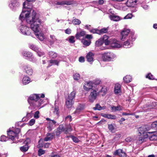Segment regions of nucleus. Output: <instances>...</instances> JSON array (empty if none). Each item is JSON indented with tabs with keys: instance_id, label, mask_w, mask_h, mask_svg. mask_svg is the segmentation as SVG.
<instances>
[{
	"instance_id": "obj_10",
	"label": "nucleus",
	"mask_w": 157,
	"mask_h": 157,
	"mask_svg": "<svg viewBox=\"0 0 157 157\" xmlns=\"http://www.w3.org/2000/svg\"><path fill=\"white\" fill-rule=\"evenodd\" d=\"M7 133L9 138L12 140H14L15 138L17 139H18V136H16V133H15L14 132L11 130L10 128L9 130L7 131Z\"/></svg>"
},
{
	"instance_id": "obj_6",
	"label": "nucleus",
	"mask_w": 157,
	"mask_h": 157,
	"mask_svg": "<svg viewBox=\"0 0 157 157\" xmlns=\"http://www.w3.org/2000/svg\"><path fill=\"white\" fill-rule=\"evenodd\" d=\"M43 103V100L40 98L36 101H34L33 102H31L29 104L30 106L33 107L32 108V109H36V108H39L40 109L42 107H40L41 105ZM43 106H42V107Z\"/></svg>"
},
{
	"instance_id": "obj_56",
	"label": "nucleus",
	"mask_w": 157,
	"mask_h": 157,
	"mask_svg": "<svg viewBox=\"0 0 157 157\" xmlns=\"http://www.w3.org/2000/svg\"><path fill=\"white\" fill-rule=\"evenodd\" d=\"M132 15L131 13H128L124 17V19H131L132 18Z\"/></svg>"
},
{
	"instance_id": "obj_61",
	"label": "nucleus",
	"mask_w": 157,
	"mask_h": 157,
	"mask_svg": "<svg viewBox=\"0 0 157 157\" xmlns=\"http://www.w3.org/2000/svg\"><path fill=\"white\" fill-rule=\"evenodd\" d=\"M122 4H118L115 5L114 7L115 8L119 9L121 10V7Z\"/></svg>"
},
{
	"instance_id": "obj_62",
	"label": "nucleus",
	"mask_w": 157,
	"mask_h": 157,
	"mask_svg": "<svg viewBox=\"0 0 157 157\" xmlns=\"http://www.w3.org/2000/svg\"><path fill=\"white\" fill-rule=\"evenodd\" d=\"M65 32L67 34H70L71 33V29L68 28L65 30Z\"/></svg>"
},
{
	"instance_id": "obj_64",
	"label": "nucleus",
	"mask_w": 157,
	"mask_h": 157,
	"mask_svg": "<svg viewBox=\"0 0 157 157\" xmlns=\"http://www.w3.org/2000/svg\"><path fill=\"white\" fill-rule=\"evenodd\" d=\"M31 58H30L28 59L30 61H31L33 62H35L36 61V59L34 57H32Z\"/></svg>"
},
{
	"instance_id": "obj_32",
	"label": "nucleus",
	"mask_w": 157,
	"mask_h": 157,
	"mask_svg": "<svg viewBox=\"0 0 157 157\" xmlns=\"http://www.w3.org/2000/svg\"><path fill=\"white\" fill-rule=\"evenodd\" d=\"M106 108V106H101L98 104H97L95 107L93 108V109L94 110H103L105 109Z\"/></svg>"
},
{
	"instance_id": "obj_44",
	"label": "nucleus",
	"mask_w": 157,
	"mask_h": 157,
	"mask_svg": "<svg viewBox=\"0 0 157 157\" xmlns=\"http://www.w3.org/2000/svg\"><path fill=\"white\" fill-rule=\"evenodd\" d=\"M75 37L73 36H71L68 37V41L70 43L73 44L74 43L75 40Z\"/></svg>"
},
{
	"instance_id": "obj_35",
	"label": "nucleus",
	"mask_w": 157,
	"mask_h": 157,
	"mask_svg": "<svg viewBox=\"0 0 157 157\" xmlns=\"http://www.w3.org/2000/svg\"><path fill=\"white\" fill-rule=\"evenodd\" d=\"M22 82L24 85H26L29 83L30 82V79L28 77L25 76L23 78Z\"/></svg>"
},
{
	"instance_id": "obj_27",
	"label": "nucleus",
	"mask_w": 157,
	"mask_h": 157,
	"mask_svg": "<svg viewBox=\"0 0 157 157\" xmlns=\"http://www.w3.org/2000/svg\"><path fill=\"white\" fill-rule=\"evenodd\" d=\"M136 1L134 0H128L126 3V5L128 7L133 6L135 3H136Z\"/></svg>"
},
{
	"instance_id": "obj_9",
	"label": "nucleus",
	"mask_w": 157,
	"mask_h": 157,
	"mask_svg": "<svg viewBox=\"0 0 157 157\" xmlns=\"http://www.w3.org/2000/svg\"><path fill=\"white\" fill-rule=\"evenodd\" d=\"M135 40V38L133 36H130L129 39L124 43L123 47L126 48L130 47L132 45V42Z\"/></svg>"
},
{
	"instance_id": "obj_36",
	"label": "nucleus",
	"mask_w": 157,
	"mask_h": 157,
	"mask_svg": "<svg viewBox=\"0 0 157 157\" xmlns=\"http://www.w3.org/2000/svg\"><path fill=\"white\" fill-rule=\"evenodd\" d=\"M58 101H55V107L54 108V110L53 111L54 113L57 115H58L59 114V107L56 104L58 103Z\"/></svg>"
},
{
	"instance_id": "obj_54",
	"label": "nucleus",
	"mask_w": 157,
	"mask_h": 157,
	"mask_svg": "<svg viewBox=\"0 0 157 157\" xmlns=\"http://www.w3.org/2000/svg\"><path fill=\"white\" fill-rule=\"evenodd\" d=\"M7 140V138L5 136L3 135L1 136L0 141H6Z\"/></svg>"
},
{
	"instance_id": "obj_46",
	"label": "nucleus",
	"mask_w": 157,
	"mask_h": 157,
	"mask_svg": "<svg viewBox=\"0 0 157 157\" xmlns=\"http://www.w3.org/2000/svg\"><path fill=\"white\" fill-rule=\"evenodd\" d=\"M90 32L92 33H97L99 34V30L96 29H93L91 28V29L90 30Z\"/></svg>"
},
{
	"instance_id": "obj_55",
	"label": "nucleus",
	"mask_w": 157,
	"mask_h": 157,
	"mask_svg": "<svg viewBox=\"0 0 157 157\" xmlns=\"http://www.w3.org/2000/svg\"><path fill=\"white\" fill-rule=\"evenodd\" d=\"M38 152V155L39 156H40L45 153L44 151L41 149H40L39 150Z\"/></svg>"
},
{
	"instance_id": "obj_43",
	"label": "nucleus",
	"mask_w": 157,
	"mask_h": 157,
	"mask_svg": "<svg viewBox=\"0 0 157 157\" xmlns=\"http://www.w3.org/2000/svg\"><path fill=\"white\" fill-rule=\"evenodd\" d=\"M50 42L51 44H53L54 43L56 40L55 36L54 35H51L50 36Z\"/></svg>"
},
{
	"instance_id": "obj_47",
	"label": "nucleus",
	"mask_w": 157,
	"mask_h": 157,
	"mask_svg": "<svg viewBox=\"0 0 157 157\" xmlns=\"http://www.w3.org/2000/svg\"><path fill=\"white\" fill-rule=\"evenodd\" d=\"M74 142L75 143H78L80 141V140L76 137L71 136H70Z\"/></svg>"
},
{
	"instance_id": "obj_3",
	"label": "nucleus",
	"mask_w": 157,
	"mask_h": 157,
	"mask_svg": "<svg viewBox=\"0 0 157 157\" xmlns=\"http://www.w3.org/2000/svg\"><path fill=\"white\" fill-rule=\"evenodd\" d=\"M103 89L100 85H97L95 89H92L88 96L89 101L93 102L96 99L97 97L99 95L100 93L102 91Z\"/></svg>"
},
{
	"instance_id": "obj_19",
	"label": "nucleus",
	"mask_w": 157,
	"mask_h": 157,
	"mask_svg": "<svg viewBox=\"0 0 157 157\" xmlns=\"http://www.w3.org/2000/svg\"><path fill=\"white\" fill-rule=\"evenodd\" d=\"M74 103V101L73 100H70L69 99H66L65 105L67 108H71Z\"/></svg>"
},
{
	"instance_id": "obj_16",
	"label": "nucleus",
	"mask_w": 157,
	"mask_h": 157,
	"mask_svg": "<svg viewBox=\"0 0 157 157\" xmlns=\"http://www.w3.org/2000/svg\"><path fill=\"white\" fill-rule=\"evenodd\" d=\"M29 141L30 140L29 138L27 139L26 140L25 142V144H26L20 148V149L21 151L22 152H26L29 149L28 144Z\"/></svg>"
},
{
	"instance_id": "obj_33",
	"label": "nucleus",
	"mask_w": 157,
	"mask_h": 157,
	"mask_svg": "<svg viewBox=\"0 0 157 157\" xmlns=\"http://www.w3.org/2000/svg\"><path fill=\"white\" fill-rule=\"evenodd\" d=\"M71 4V2L69 1H61L60 2H57L56 4L57 5H70Z\"/></svg>"
},
{
	"instance_id": "obj_57",
	"label": "nucleus",
	"mask_w": 157,
	"mask_h": 157,
	"mask_svg": "<svg viewBox=\"0 0 157 157\" xmlns=\"http://www.w3.org/2000/svg\"><path fill=\"white\" fill-rule=\"evenodd\" d=\"M35 121L34 119H31L29 122V125L30 126L33 125L35 123Z\"/></svg>"
},
{
	"instance_id": "obj_40",
	"label": "nucleus",
	"mask_w": 157,
	"mask_h": 157,
	"mask_svg": "<svg viewBox=\"0 0 157 157\" xmlns=\"http://www.w3.org/2000/svg\"><path fill=\"white\" fill-rule=\"evenodd\" d=\"M48 54L50 57L54 58L56 57L57 54L56 52L52 51H50L48 52Z\"/></svg>"
},
{
	"instance_id": "obj_50",
	"label": "nucleus",
	"mask_w": 157,
	"mask_h": 157,
	"mask_svg": "<svg viewBox=\"0 0 157 157\" xmlns=\"http://www.w3.org/2000/svg\"><path fill=\"white\" fill-rule=\"evenodd\" d=\"M74 78L75 80H77L80 78V75L78 73H76L74 75Z\"/></svg>"
},
{
	"instance_id": "obj_26",
	"label": "nucleus",
	"mask_w": 157,
	"mask_h": 157,
	"mask_svg": "<svg viewBox=\"0 0 157 157\" xmlns=\"http://www.w3.org/2000/svg\"><path fill=\"white\" fill-rule=\"evenodd\" d=\"M102 116L105 117L112 119H115L116 118V116L114 115H112L111 114H102Z\"/></svg>"
},
{
	"instance_id": "obj_17",
	"label": "nucleus",
	"mask_w": 157,
	"mask_h": 157,
	"mask_svg": "<svg viewBox=\"0 0 157 157\" xmlns=\"http://www.w3.org/2000/svg\"><path fill=\"white\" fill-rule=\"evenodd\" d=\"M63 132H64V133H67V132L64 129V127L63 125H60L57 129V131L56 133V136H59Z\"/></svg>"
},
{
	"instance_id": "obj_5",
	"label": "nucleus",
	"mask_w": 157,
	"mask_h": 157,
	"mask_svg": "<svg viewBox=\"0 0 157 157\" xmlns=\"http://www.w3.org/2000/svg\"><path fill=\"white\" fill-rule=\"evenodd\" d=\"M116 57V56L112 52H106L103 54L102 58L105 61H112Z\"/></svg>"
},
{
	"instance_id": "obj_52",
	"label": "nucleus",
	"mask_w": 157,
	"mask_h": 157,
	"mask_svg": "<svg viewBox=\"0 0 157 157\" xmlns=\"http://www.w3.org/2000/svg\"><path fill=\"white\" fill-rule=\"evenodd\" d=\"M147 78H148L150 80H154L155 79L151 73L148 74L146 76Z\"/></svg>"
},
{
	"instance_id": "obj_1",
	"label": "nucleus",
	"mask_w": 157,
	"mask_h": 157,
	"mask_svg": "<svg viewBox=\"0 0 157 157\" xmlns=\"http://www.w3.org/2000/svg\"><path fill=\"white\" fill-rule=\"evenodd\" d=\"M35 0H26L23 4L22 11L20 16V19L24 20L26 19V21L30 24V28L34 32L37 38L40 41L44 39V34L42 32L39 31L40 25L41 20L39 18L37 15L34 11L32 14L30 15L31 10L32 6L29 2H33Z\"/></svg>"
},
{
	"instance_id": "obj_18",
	"label": "nucleus",
	"mask_w": 157,
	"mask_h": 157,
	"mask_svg": "<svg viewBox=\"0 0 157 157\" xmlns=\"http://www.w3.org/2000/svg\"><path fill=\"white\" fill-rule=\"evenodd\" d=\"M24 70L25 72L29 75H32L33 71L32 68L29 65H26L24 67Z\"/></svg>"
},
{
	"instance_id": "obj_21",
	"label": "nucleus",
	"mask_w": 157,
	"mask_h": 157,
	"mask_svg": "<svg viewBox=\"0 0 157 157\" xmlns=\"http://www.w3.org/2000/svg\"><path fill=\"white\" fill-rule=\"evenodd\" d=\"M22 54L23 56L27 59L33 56L32 53L30 52L25 51H23L22 53Z\"/></svg>"
},
{
	"instance_id": "obj_8",
	"label": "nucleus",
	"mask_w": 157,
	"mask_h": 157,
	"mask_svg": "<svg viewBox=\"0 0 157 157\" xmlns=\"http://www.w3.org/2000/svg\"><path fill=\"white\" fill-rule=\"evenodd\" d=\"M20 5V3L18 0H11L9 4V6L11 9L14 10L18 7Z\"/></svg>"
},
{
	"instance_id": "obj_42",
	"label": "nucleus",
	"mask_w": 157,
	"mask_h": 157,
	"mask_svg": "<svg viewBox=\"0 0 157 157\" xmlns=\"http://www.w3.org/2000/svg\"><path fill=\"white\" fill-rule=\"evenodd\" d=\"M72 23L75 25H79L81 23V22L79 19H75L72 21Z\"/></svg>"
},
{
	"instance_id": "obj_60",
	"label": "nucleus",
	"mask_w": 157,
	"mask_h": 157,
	"mask_svg": "<svg viewBox=\"0 0 157 157\" xmlns=\"http://www.w3.org/2000/svg\"><path fill=\"white\" fill-rule=\"evenodd\" d=\"M14 132L15 133H16V136H18V134L20 132V130L18 128H17L15 129Z\"/></svg>"
},
{
	"instance_id": "obj_39",
	"label": "nucleus",
	"mask_w": 157,
	"mask_h": 157,
	"mask_svg": "<svg viewBox=\"0 0 157 157\" xmlns=\"http://www.w3.org/2000/svg\"><path fill=\"white\" fill-rule=\"evenodd\" d=\"M82 42L84 45L86 46H89L91 43V41L90 40H87L83 39L82 40Z\"/></svg>"
},
{
	"instance_id": "obj_48",
	"label": "nucleus",
	"mask_w": 157,
	"mask_h": 157,
	"mask_svg": "<svg viewBox=\"0 0 157 157\" xmlns=\"http://www.w3.org/2000/svg\"><path fill=\"white\" fill-rule=\"evenodd\" d=\"M38 55L39 56H42L44 55V52H42L41 50L38 48V50L37 52H36Z\"/></svg>"
},
{
	"instance_id": "obj_22",
	"label": "nucleus",
	"mask_w": 157,
	"mask_h": 157,
	"mask_svg": "<svg viewBox=\"0 0 157 157\" xmlns=\"http://www.w3.org/2000/svg\"><path fill=\"white\" fill-rule=\"evenodd\" d=\"M104 43H105V45H108L109 44H111V43L112 42L111 41V39L110 40H108V37L106 35H105L103 36Z\"/></svg>"
},
{
	"instance_id": "obj_31",
	"label": "nucleus",
	"mask_w": 157,
	"mask_h": 157,
	"mask_svg": "<svg viewBox=\"0 0 157 157\" xmlns=\"http://www.w3.org/2000/svg\"><path fill=\"white\" fill-rule=\"evenodd\" d=\"M110 19L114 21H117L120 20L119 17L114 15H111L109 16Z\"/></svg>"
},
{
	"instance_id": "obj_45",
	"label": "nucleus",
	"mask_w": 157,
	"mask_h": 157,
	"mask_svg": "<svg viewBox=\"0 0 157 157\" xmlns=\"http://www.w3.org/2000/svg\"><path fill=\"white\" fill-rule=\"evenodd\" d=\"M99 34L101 35V34L105 33H107L108 31V29L107 28H104L99 30Z\"/></svg>"
},
{
	"instance_id": "obj_53",
	"label": "nucleus",
	"mask_w": 157,
	"mask_h": 157,
	"mask_svg": "<svg viewBox=\"0 0 157 157\" xmlns=\"http://www.w3.org/2000/svg\"><path fill=\"white\" fill-rule=\"evenodd\" d=\"M50 62L51 63L57 65H58L59 63V62L57 60H50Z\"/></svg>"
},
{
	"instance_id": "obj_63",
	"label": "nucleus",
	"mask_w": 157,
	"mask_h": 157,
	"mask_svg": "<svg viewBox=\"0 0 157 157\" xmlns=\"http://www.w3.org/2000/svg\"><path fill=\"white\" fill-rule=\"evenodd\" d=\"M85 38L88 39H92L93 36L91 35L86 34L85 36Z\"/></svg>"
},
{
	"instance_id": "obj_12",
	"label": "nucleus",
	"mask_w": 157,
	"mask_h": 157,
	"mask_svg": "<svg viewBox=\"0 0 157 157\" xmlns=\"http://www.w3.org/2000/svg\"><path fill=\"white\" fill-rule=\"evenodd\" d=\"M40 98L37 94H33L30 95L28 99V102L29 104L31 102H34Z\"/></svg>"
},
{
	"instance_id": "obj_4",
	"label": "nucleus",
	"mask_w": 157,
	"mask_h": 157,
	"mask_svg": "<svg viewBox=\"0 0 157 157\" xmlns=\"http://www.w3.org/2000/svg\"><path fill=\"white\" fill-rule=\"evenodd\" d=\"M20 32L24 35H30L31 34V30L26 25L21 23V25L19 27Z\"/></svg>"
},
{
	"instance_id": "obj_25",
	"label": "nucleus",
	"mask_w": 157,
	"mask_h": 157,
	"mask_svg": "<svg viewBox=\"0 0 157 157\" xmlns=\"http://www.w3.org/2000/svg\"><path fill=\"white\" fill-rule=\"evenodd\" d=\"M139 3L141 4V7L144 10H147L149 8V6L145 4V2H146V0H139Z\"/></svg>"
},
{
	"instance_id": "obj_20",
	"label": "nucleus",
	"mask_w": 157,
	"mask_h": 157,
	"mask_svg": "<svg viewBox=\"0 0 157 157\" xmlns=\"http://www.w3.org/2000/svg\"><path fill=\"white\" fill-rule=\"evenodd\" d=\"M86 34V32L85 31L81 30L80 32H77L75 35V37L77 39H80V38L84 36Z\"/></svg>"
},
{
	"instance_id": "obj_2",
	"label": "nucleus",
	"mask_w": 157,
	"mask_h": 157,
	"mask_svg": "<svg viewBox=\"0 0 157 157\" xmlns=\"http://www.w3.org/2000/svg\"><path fill=\"white\" fill-rule=\"evenodd\" d=\"M150 129L148 125H146L140 128L139 129V133L140 135H142L139 138V140L141 142L144 141L145 139L149 138V139L151 141L156 140H157V133H154L152 135H150L152 134L153 132H147Z\"/></svg>"
},
{
	"instance_id": "obj_14",
	"label": "nucleus",
	"mask_w": 157,
	"mask_h": 157,
	"mask_svg": "<svg viewBox=\"0 0 157 157\" xmlns=\"http://www.w3.org/2000/svg\"><path fill=\"white\" fill-rule=\"evenodd\" d=\"M93 87V83L91 82H86L83 86L84 89L88 91L92 89Z\"/></svg>"
},
{
	"instance_id": "obj_13",
	"label": "nucleus",
	"mask_w": 157,
	"mask_h": 157,
	"mask_svg": "<svg viewBox=\"0 0 157 157\" xmlns=\"http://www.w3.org/2000/svg\"><path fill=\"white\" fill-rule=\"evenodd\" d=\"M113 154L114 155H118L120 157H126V154L123 151L122 149H119L114 152Z\"/></svg>"
},
{
	"instance_id": "obj_49",
	"label": "nucleus",
	"mask_w": 157,
	"mask_h": 157,
	"mask_svg": "<svg viewBox=\"0 0 157 157\" xmlns=\"http://www.w3.org/2000/svg\"><path fill=\"white\" fill-rule=\"evenodd\" d=\"M151 127L155 130H157V121L153 122L151 124Z\"/></svg>"
},
{
	"instance_id": "obj_58",
	"label": "nucleus",
	"mask_w": 157,
	"mask_h": 157,
	"mask_svg": "<svg viewBox=\"0 0 157 157\" xmlns=\"http://www.w3.org/2000/svg\"><path fill=\"white\" fill-rule=\"evenodd\" d=\"M108 128L111 131H112L114 129V127L112 124L108 125Z\"/></svg>"
},
{
	"instance_id": "obj_37",
	"label": "nucleus",
	"mask_w": 157,
	"mask_h": 157,
	"mask_svg": "<svg viewBox=\"0 0 157 157\" xmlns=\"http://www.w3.org/2000/svg\"><path fill=\"white\" fill-rule=\"evenodd\" d=\"M75 93H76L75 91H73L69 94L67 99H69L71 100H73L75 97Z\"/></svg>"
},
{
	"instance_id": "obj_51",
	"label": "nucleus",
	"mask_w": 157,
	"mask_h": 157,
	"mask_svg": "<svg viewBox=\"0 0 157 157\" xmlns=\"http://www.w3.org/2000/svg\"><path fill=\"white\" fill-rule=\"evenodd\" d=\"M85 108V106L83 105L79 104L77 108L80 111L83 110Z\"/></svg>"
},
{
	"instance_id": "obj_28",
	"label": "nucleus",
	"mask_w": 157,
	"mask_h": 157,
	"mask_svg": "<svg viewBox=\"0 0 157 157\" xmlns=\"http://www.w3.org/2000/svg\"><path fill=\"white\" fill-rule=\"evenodd\" d=\"M73 124H71L66 126V128L64 127V130L67 132V133H65V134H67L69 133L73 130Z\"/></svg>"
},
{
	"instance_id": "obj_7",
	"label": "nucleus",
	"mask_w": 157,
	"mask_h": 157,
	"mask_svg": "<svg viewBox=\"0 0 157 157\" xmlns=\"http://www.w3.org/2000/svg\"><path fill=\"white\" fill-rule=\"evenodd\" d=\"M46 120L49 121L47 123V127L48 131L50 132L56 127V122L54 120H51L48 118H47Z\"/></svg>"
},
{
	"instance_id": "obj_34",
	"label": "nucleus",
	"mask_w": 157,
	"mask_h": 157,
	"mask_svg": "<svg viewBox=\"0 0 157 157\" xmlns=\"http://www.w3.org/2000/svg\"><path fill=\"white\" fill-rule=\"evenodd\" d=\"M53 134L48 133L47 134V136L44 139V140L47 141L51 140L53 138Z\"/></svg>"
},
{
	"instance_id": "obj_23",
	"label": "nucleus",
	"mask_w": 157,
	"mask_h": 157,
	"mask_svg": "<svg viewBox=\"0 0 157 157\" xmlns=\"http://www.w3.org/2000/svg\"><path fill=\"white\" fill-rule=\"evenodd\" d=\"M94 56V54L92 52H90L88 53L86 56V58L87 61L89 62L93 61V56Z\"/></svg>"
},
{
	"instance_id": "obj_29",
	"label": "nucleus",
	"mask_w": 157,
	"mask_h": 157,
	"mask_svg": "<svg viewBox=\"0 0 157 157\" xmlns=\"http://www.w3.org/2000/svg\"><path fill=\"white\" fill-rule=\"evenodd\" d=\"M103 37L97 40L95 42V46L96 47H99L101 45L104 43Z\"/></svg>"
},
{
	"instance_id": "obj_38",
	"label": "nucleus",
	"mask_w": 157,
	"mask_h": 157,
	"mask_svg": "<svg viewBox=\"0 0 157 157\" xmlns=\"http://www.w3.org/2000/svg\"><path fill=\"white\" fill-rule=\"evenodd\" d=\"M124 81L126 83L130 82L132 80V78L130 75H127L123 78Z\"/></svg>"
},
{
	"instance_id": "obj_24",
	"label": "nucleus",
	"mask_w": 157,
	"mask_h": 157,
	"mask_svg": "<svg viewBox=\"0 0 157 157\" xmlns=\"http://www.w3.org/2000/svg\"><path fill=\"white\" fill-rule=\"evenodd\" d=\"M121 87L120 84H116L115 85L114 91L115 94H118L121 92Z\"/></svg>"
},
{
	"instance_id": "obj_11",
	"label": "nucleus",
	"mask_w": 157,
	"mask_h": 157,
	"mask_svg": "<svg viewBox=\"0 0 157 157\" xmlns=\"http://www.w3.org/2000/svg\"><path fill=\"white\" fill-rule=\"evenodd\" d=\"M111 41L112 42L111 43V46L113 48H118L122 46V44H121L120 42L115 39H111Z\"/></svg>"
},
{
	"instance_id": "obj_15",
	"label": "nucleus",
	"mask_w": 157,
	"mask_h": 157,
	"mask_svg": "<svg viewBox=\"0 0 157 157\" xmlns=\"http://www.w3.org/2000/svg\"><path fill=\"white\" fill-rule=\"evenodd\" d=\"M130 31L129 29H124L122 30L121 33V40H123V39H124L128 36V34L129 33Z\"/></svg>"
},
{
	"instance_id": "obj_59",
	"label": "nucleus",
	"mask_w": 157,
	"mask_h": 157,
	"mask_svg": "<svg viewBox=\"0 0 157 157\" xmlns=\"http://www.w3.org/2000/svg\"><path fill=\"white\" fill-rule=\"evenodd\" d=\"M39 111H36L34 114V117L36 119L38 118L39 117Z\"/></svg>"
},
{
	"instance_id": "obj_30",
	"label": "nucleus",
	"mask_w": 157,
	"mask_h": 157,
	"mask_svg": "<svg viewBox=\"0 0 157 157\" xmlns=\"http://www.w3.org/2000/svg\"><path fill=\"white\" fill-rule=\"evenodd\" d=\"M122 107L119 105L117 106H113L111 108V110L113 112H115L117 111H120L122 109Z\"/></svg>"
},
{
	"instance_id": "obj_41",
	"label": "nucleus",
	"mask_w": 157,
	"mask_h": 157,
	"mask_svg": "<svg viewBox=\"0 0 157 157\" xmlns=\"http://www.w3.org/2000/svg\"><path fill=\"white\" fill-rule=\"evenodd\" d=\"M30 48L36 52H37L38 50V48L36 47L35 45L30 44L29 45Z\"/></svg>"
}]
</instances>
